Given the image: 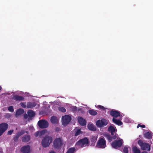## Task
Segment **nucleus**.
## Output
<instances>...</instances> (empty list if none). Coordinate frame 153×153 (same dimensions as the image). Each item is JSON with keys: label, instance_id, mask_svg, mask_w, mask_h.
<instances>
[{"label": "nucleus", "instance_id": "nucleus-24", "mask_svg": "<svg viewBox=\"0 0 153 153\" xmlns=\"http://www.w3.org/2000/svg\"><path fill=\"white\" fill-rule=\"evenodd\" d=\"M88 128L91 130H95V128L93 124H89L88 126Z\"/></svg>", "mask_w": 153, "mask_h": 153}, {"label": "nucleus", "instance_id": "nucleus-11", "mask_svg": "<svg viewBox=\"0 0 153 153\" xmlns=\"http://www.w3.org/2000/svg\"><path fill=\"white\" fill-rule=\"evenodd\" d=\"M141 148L143 150H147L148 151L150 150L149 145L148 144L145 143H142Z\"/></svg>", "mask_w": 153, "mask_h": 153}, {"label": "nucleus", "instance_id": "nucleus-9", "mask_svg": "<svg viewBox=\"0 0 153 153\" xmlns=\"http://www.w3.org/2000/svg\"><path fill=\"white\" fill-rule=\"evenodd\" d=\"M62 124L65 125L70 122L71 120V117L69 115H66L62 116Z\"/></svg>", "mask_w": 153, "mask_h": 153}, {"label": "nucleus", "instance_id": "nucleus-7", "mask_svg": "<svg viewBox=\"0 0 153 153\" xmlns=\"http://www.w3.org/2000/svg\"><path fill=\"white\" fill-rule=\"evenodd\" d=\"M38 124L39 127L42 128H46L48 126V122L45 120H41L39 121Z\"/></svg>", "mask_w": 153, "mask_h": 153}, {"label": "nucleus", "instance_id": "nucleus-1", "mask_svg": "<svg viewBox=\"0 0 153 153\" xmlns=\"http://www.w3.org/2000/svg\"><path fill=\"white\" fill-rule=\"evenodd\" d=\"M52 141V138L49 136H46L44 137L42 141V145L44 147H47L49 146Z\"/></svg>", "mask_w": 153, "mask_h": 153}, {"label": "nucleus", "instance_id": "nucleus-40", "mask_svg": "<svg viewBox=\"0 0 153 153\" xmlns=\"http://www.w3.org/2000/svg\"><path fill=\"white\" fill-rule=\"evenodd\" d=\"M116 137H117V136H116V135H115L114 136H113V138L114 139H116Z\"/></svg>", "mask_w": 153, "mask_h": 153}, {"label": "nucleus", "instance_id": "nucleus-25", "mask_svg": "<svg viewBox=\"0 0 153 153\" xmlns=\"http://www.w3.org/2000/svg\"><path fill=\"white\" fill-rule=\"evenodd\" d=\"M88 113L92 115H95L97 114V112L93 109L89 110L88 111Z\"/></svg>", "mask_w": 153, "mask_h": 153}, {"label": "nucleus", "instance_id": "nucleus-39", "mask_svg": "<svg viewBox=\"0 0 153 153\" xmlns=\"http://www.w3.org/2000/svg\"><path fill=\"white\" fill-rule=\"evenodd\" d=\"M138 143L139 145L141 147V145H142V143H142V141L141 140H139Z\"/></svg>", "mask_w": 153, "mask_h": 153}, {"label": "nucleus", "instance_id": "nucleus-21", "mask_svg": "<svg viewBox=\"0 0 153 153\" xmlns=\"http://www.w3.org/2000/svg\"><path fill=\"white\" fill-rule=\"evenodd\" d=\"M30 140L29 136L26 135L23 137L22 138V141L23 142H26Z\"/></svg>", "mask_w": 153, "mask_h": 153}, {"label": "nucleus", "instance_id": "nucleus-46", "mask_svg": "<svg viewBox=\"0 0 153 153\" xmlns=\"http://www.w3.org/2000/svg\"><path fill=\"white\" fill-rule=\"evenodd\" d=\"M126 122H127V123H128V121H127V120H125Z\"/></svg>", "mask_w": 153, "mask_h": 153}, {"label": "nucleus", "instance_id": "nucleus-17", "mask_svg": "<svg viewBox=\"0 0 153 153\" xmlns=\"http://www.w3.org/2000/svg\"><path fill=\"white\" fill-rule=\"evenodd\" d=\"M36 105V103L34 102H27L26 107L28 108H31L34 107Z\"/></svg>", "mask_w": 153, "mask_h": 153}, {"label": "nucleus", "instance_id": "nucleus-20", "mask_svg": "<svg viewBox=\"0 0 153 153\" xmlns=\"http://www.w3.org/2000/svg\"><path fill=\"white\" fill-rule=\"evenodd\" d=\"M24 133V131H22L20 132H18L15 137L14 138V140L15 141L17 140L18 138L22 134Z\"/></svg>", "mask_w": 153, "mask_h": 153}, {"label": "nucleus", "instance_id": "nucleus-14", "mask_svg": "<svg viewBox=\"0 0 153 153\" xmlns=\"http://www.w3.org/2000/svg\"><path fill=\"white\" fill-rule=\"evenodd\" d=\"M78 120L79 123L82 126H84L86 124L85 120L81 117L78 118Z\"/></svg>", "mask_w": 153, "mask_h": 153}, {"label": "nucleus", "instance_id": "nucleus-30", "mask_svg": "<svg viewBox=\"0 0 153 153\" xmlns=\"http://www.w3.org/2000/svg\"><path fill=\"white\" fill-rule=\"evenodd\" d=\"M104 135L110 141H111L112 140V138L110 135L107 134H104Z\"/></svg>", "mask_w": 153, "mask_h": 153}, {"label": "nucleus", "instance_id": "nucleus-10", "mask_svg": "<svg viewBox=\"0 0 153 153\" xmlns=\"http://www.w3.org/2000/svg\"><path fill=\"white\" fill-rule=\"evenodd\" d=\"M21 151L24 153H28L30 151V147L28 145L24 146L21 148Z\"/></svg>", "mask_w": 153, "mask_h": 153}, {"label": "nucleus", "instance_id": "nucleus-16", "mask_svg": "<svg viewBox=\"0 0 153 153\" xmlns=\"http://www.w3.org/2000/svg\"><path fill=\"white\" fill-rule=\"evenodd\" d=\"M112 120L114 123L118 126H121L123 124L122 122L120 120H117L115 118H113Z\"/></svg>", "mask_w": 153, "mask_h": 153}, {"label": "nucleus", "instance_id": "nucleus-37", "mask_svg": "<svg viewBox=\"0 0 153 153\" xmlns=\"http://www.w3.org/2000/svg\"><path fill=\"white\" fill-rule=\"evenodd\" d=\"M13 131V130H10L8 131L7 134H8L11 135L12 134Z\"/></svg>", "mask_w": 153, "mask_h": 153}, {"label": "nucleus", "instance_id": "nucleus-18", "mask_svg": "<svg viewBox=\"0 0 153 153\" xmlns=\"http://www.w3.org/2000/svg\"><path fill=\"white\" fill-rule=\"evenodd\" d=\"M12 98L13 99L17 101H21L24 99L23 97L18 95L13 96V97H12Z\"/></svg>", "mask_w": 153, "mask_h": 153}, {"label": "nucleus", "instance_id": "nucleus-44", "mask_svg": "<svg viewBox=\"0 0 153 153\" xmlns=\"http://www.w3.org/2000/svg\"><path fill=\"white\" fill-rule=\"evenodd\" d=\"M145 126L144 125L142 126V128H145Z\"/></svg>", "mask_w": 153, "mask_h": 153}, {"label": "nucleus", "instance_id": "nucleus-45", "mask_svg": "<svg viewBox=\"0 0 153 153\" xmlns=\"http://www.w3.org/2000/svg\"><path fill=\"white\" fill-rule=\"evenodd\" d=\"M142 153H147V152L146 151H144L143 152H142Z\"/></svg>", "mask_w": 153, "mask_h": 153}, {"label": "nucleus", "instance_id": "nucleus-3", "mask_svg": "<svg viewBox=\"0 0 153 153\" xmlns=\"http://www.w3.org/2000/svg\"><path fill=\"white\" fill-rule=\"evenodd\" d=\"M123 143V140L119 138L118 140H116L113 142L111 143L112 146L114 148L116 149L120 147Z\"/></svg>", "mask_w": 153, "mask_h": 153}, {"label": "nucleus", "instance_id": "nucleus-35", "mask_svg": "<svg viewBox=\"0 0 153 153\" xmlns=\"http://www.w3.org/2000/svg\"><path fill=\"white\" fill-rule=\"evenodd\" d=\"M97 107L98 108L104 110L105 109V108L102 105H98Z\"/></svg>", "mask_w": 153, "mask_h": 153}, {"label": "nucleus", "instance_id": "nucleus-19", "mask_svg": "<svg viewBox=\"0 0 153 153\" xmlns=\"http://www.w3.org/2000/svg\"><path fill=\"white\" fill-rule=\"evenodd\" d=\"M24 110L23 109L20 108L19 109L16 111V115L17 117L19 115L23 114L24 112Z\"/></svg>", "mask_w": 153, "mask_h": 153}, {"label": "nucleus", "instance_id": "nucleus-42", "mask_svg": "<svg viewBox=\"0 0 153 153\" xmlns=\"http://www.w3.org/2000/svg\"><path fill=\"white\" fill-rule=\"evenodd\" d=\"M140 126L142 127V126L140 124H138V125L137 126V128H139V127Z\"/></svg>", "mask_w": 153, "mask_h": 153}, {"label": "nucleus", "instance_id": "nucleus-6", "mask_svg": "<svg viewBox=\"0 0 153 153\" xmlns=\"http://www.w3.org/2000/svg\"><path fill=\"white\" fill-rule=\"evenodd\" d=\"M97 146L98 148H104L106 146L105 141L103 137H101L97 142Z\"/></svg>", "mask_w": 153, "mask_h": 153}, {"label": "nucleus", "instance_id": "nucleus-8", "mask_svg": "<svg viewBox=\"0 0 153 153\" xmlns=\"http://www.w3.org/2000/svg\"><path fill=\"white\" fill-rule=\"evenodd\" d=\"M8 128V125L6 123H2L0 124V136L7 130Z\"/></svg>", "mask_w": 153, "mask_h": 153}, {"label": "nucleus", "instance_id": "nucleus-13", "mask_svg": "<svg viewBox=\"0 0 153 153\" xmlns=\"http://www.w3.org/2000/svg\"><path fill=\"white\" fill-rule=\"evenodd\" d=\"M110 114L115 117H117L118 116L120 117V113L116 111H111L110 112Z\"/></svg>", "mask_w": 153, "mask_h": 153}, {"label": "nucleus", "instance_id": "nucleus-4", "mask_svg": "<svg viewBox=\"0 0 153 153\" xmlns=\"http://www.w3.org/2000/svg\"><path fill=\"white\" fill-rule=\"evenodd\" d=\"M88 143V139L87 138H85L79 140L76 143V145L78 146L79 147L81 148L85 146Z\"/></svg>", "mask_w": 153, "mask_h": 153}, {"label": "nucleus", "instance_id": "nucleus-12", "mask_svg": "<svg viewBox=\"0 0 153 153\" xmlns=\"http://www.w3.org/2000/svg\"><path fill=\"white\" fill-rule=\"evenodd\" d=\"M108 130L109 131L111 132V134L112 135H113L114 133L116 132L117 131V129L116 128L115 126L114 125L111 126H109L108 128Z\"/></svg>", "mask_w": 153, "mask_h": 153}, {"label": "nucleus", "instance_id": "nucleus-2", "mask_svg": "<svg viewBox=\"0 0 153 153\" xmlns=\"http://www.w3.org/2000/svg\"><path fill=\"white\" fill-rule=\"evenodd\" d=\"M108 123V121L104 118L97 120L96 123V125L99 127H102L104 126H105Z\"/></svg>", "mask_w": 153, "mask_h": 153}, {"label": "nucleus", "instance_id": "nucleus-23", "mask_svg": "<svg viewBox=\"0 0 153 153\" xmlns=\"http://www.w3.org/2000/svg\"><path fill=\"white\" fill-rule=\"evenodd\" d=\"M28 116L30 117H32L35 115V113L32 110H29L27 112Z\"/></svg>", "mask_w": 153, "mask_h": 153}, {"label": "nucleus", "instance_id": "nucleus-34", "mask_svg": "<svg viewBox=\"0 0 153 153\" xmlns=\"http://www.w3.org/2000/svg\"><path fill=\"white\" fill-rule=\"evenodd\" d=\"M21 105L22 107L25 108L26 107V103L25 102H22L20 104Z\"/></svg>", "mask_w": 153, "mask_h": 153}, {"label": "nucleus", "instance_id": "nucleus-5", "mask_svg": "<svg viewBox=\"0 0 153 153\" xmlns=\"http://www.w3.org/2000/svg\"><path fill=\"white\" fill-rule=\"evenodd\" d=\"M62 144V142L61 138H56L53 142V146L56 148H58L61 146Z\"/></svg>", "mask_w": 153, "mask_h": 153}, {"label": "nucleus", "instance_id": "nucleus-22", "mask_svg": "<svg viewBox=\"0 0 153 153\" xmlns=\"http://www.w3.org/2000/svg\"><path fill=\"white\" fill-rule=\"evenodd\" d=\"M133 153H140V150L136 146H134L132 148Z\"/></svg>", "mask_w": 153, "mask_h": 153}, {"label": "nucleus", "instance_id": "nucleus-36", "mask_svg": "<svg viewBox=\"0 0 153 153\" xmlns=\"http://www.w3.org/2000/svg\"><path fill=\"white\" fill-rule=\"evenodd\" d=\"M34 135L35 137H37L38 136H39V131H37L35 132L34 134Z\"/></svg>", "mask_w": 153, "mask_h": 153}, {"label": "nucleus", "instance_id": "nucleus-26", "mask_svg": "<svg viewBox=\"0 0 153 153\" xmlns=\"http://www.w3.org/2000/svg\"><path fill=\"white\" fill-rule=\"evenodd\" d=\"M75 131H76L75 135L76 136H77L82 133V131H81L80 129H79L77 128H76L75 129Z\"/></svg>", "mask_w": 153, "mask_h": 153}, {"label": "nucleus", "instance_id": "nucleus-29", "mask_svg": "<svg viewBox=\"0 0 153 153\" xmlns=\"http://www.w3.org/2000/svg\"><path fill=\"white\" fill-rule=\"evenodd\" d=\"M75 149L74 148H71L68 150L66 153H73Z\"/></svg>", "mask_w": 153, "mask_h": 153}, {"label": "nucleus", "instance_id": "nucleus-43", "mask_svg": "<svg viewBox=\"0 0 153 153\" xmlns=\"http://www.w3.org/2000/svg\"><path fill=\"white\" fill-rule=\"evenodd\" d=\"M49 153H55V152L53 151H51Z\"/></svg>", "mask_w": 153, "mask_h": 153}, {"label": "nucleus", "instance_id": "nucleus-28", "mask_svg": "<svg viewBox=\"0 0 153 153\" xmlns=\"http://www.w3.org/2000/svg\"><path fill=\"white\" fill-rule=\"evenodd\" d=\"M144 136L147 138H150L151 137L150 133L149 132H146L144 134Z\"/></svg>", "mask_w": 153, "mask_h": 153}, {"label": "nucleus", "instance_id": "nucleus-33", "mask_svg": "<svg viewBox=\"0 0 153 153\" xmlns=\"http://www.w3.org/2000/svg\"><path fill=\"white\" fill-rule=\"evenodd\" d=\"M123 152L124 153H128V151L127 147L125 146L124 147L123 149Z\"/></svg>", "mask_w": 153, "mask_h": 153}, {"label": "nucleus", "instance_id": "nucleus-41", "mask_svg": "<svg viewBox=\"0 0 153 153\" xmlns=\"http://www.w3.org/2000/svg\"><path fill=\"white\" fill-rule=\"evenodd\" d=\"M27 115L26 114H25L24 115V117L25 118H27Z\"/></svg>", "mask_w": 153, "mask_h": 153}, {"label": "nucleus", "instance_id": "nucleus-32", "mask_svg": "<svg viewBox=\"0 0 153 153\" xmlns=\"http://www.w3.org/2000/svg\"><path fill=\"white\" fill-rule=\"evenodd\" d=\"M8 110L11 112H13L14 111L13 107L12 106H10L8 108Z\"/></svg>", "mask_w": 153, "mask_h": 153}, {"label": "nucleus", "instance_id": "nucleus-38", "mask_svg": "<svg viewBox=\"0 0 153 153\" xmlns=\"http://www.w3.org/2000/svg\"><path fill=\"white\" fill-rule=\"evenodd\" d=\"M11 116V115L9 114H7L5 115V117L7 118L10 117Z\"/></svg>", "mask_w": 153, "mask_h": 153}, {"label": "nucleus", "instance_id": "nucleus-27", "mask_svg": "<svg viewBox=\"0 0 153 153\" xmlns=\"http://www.w3.org/2000/svg\"><path fill=\"white\" fill-rule=\"evenodd\" d=\"M48 132L47 130L44 129L42 131H39V136H41L45 134H47Z\"/></svg>", "mask_w": 153, "mask_h": 153}, {"label": "nucleus", "instance_id": "nucleus-31", "mask_svg": "<svg viewBox=\"0 0 153 153\" xmlns=\"http://www.w3.org/2000/svg\"><path fill=\"white\" fill-rule=\"evenodd\" d=\"M58 109L59 111H60L62 112H65L66 111L65 109L62 107H59L58 108Z\"/></svg>", "mask_w": 153, "mask_h": 153}, {"label": "nucleus", "instance_id": "nucleus-15", "mask_svg": "<svg viewBox=\"0 0 153 153\" xmlns=\"http://www.w3.org/2000/svg\"><path fill=\"white\" fill-rule=\"evenodd\" d=\"M58 119L56 117L53 116L51 117V121L52 123L54 124H57L58 122Z\"/></svg>", "mask_w": 153, "mask_h": 153}]
</instances>
